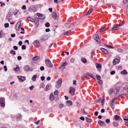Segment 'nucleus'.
<instances>
[{
    "label": "nucleus",
    "instance_id": "nucleus-55",
    "mask_svg": "<svg viewBox=\"0 0 128 128\" xmlns=\"http://www.w3.org/2000/svg\"><path fill=\"white\" fill-rule=\"evenodd\" d=\"M98 83L100 84H102V80H100L98 81Z\"/></svg>",
    "mask_w": 128,
    "mask_h": 128
},
{
    "label": "nucleus",
    "instance_id": "nucleus-37",
    "mask_svg": "<svg viewBox=\"0 0 128 128\" xmlns=\"http://www.w3.org/2000/svg\"><path fill=\"white\" fill-rule=\"evenodd\" d=\"M49 89V85H47L45 88V90L46 91H48Z\"/></svg>",
    "mask_w": 128,
    "mask_h": 128
},
{
    "label": "nucleus",
    "instance_id": "nucleus-18",
    "mask_svg": "<svg viewBox=\"0 0 128 128\" xmlns=\"http://www.w3.org/2000/svg\"><path fill=\"white\" fill-rule=\"evenodd\" d=\"M40 57L38 56H35L32 58V60H37L39 59Z\"/></svg>",
    "mask_w": 128,
    "mask_h": 128
},
{
    "label": "nucleus",
    "instance_id": "nucleus-13",
    "mask_svg": "<svg viewBox=\"0 0 128 128\" xmlns=\"http://www.w3.org/2000/svg\"><path fill=\"white\" fill-rule=\"evenodd\" d=\"M100 50L104 52L106 54H108V50L106 49H105L103 48H101L100 49Z\"/></svg>",
    "mask_w": 128,
    "mask_h": 128
},
{
    "label": "nucleus",
    "instance_id": "nucleus-23",
    "mask_svg": "<svg viewBox=\"0 0 128 128\" xmlns=\"http://www.w3.org/2000/svg\"><path fill=\"white\" fill-rule=\"evenodd\" d=\"M71 32V30H69L67 32H65L64 33V35H68L70 34Z\"/></svg>",
    "mask_w": 128,
    "mask_h": 128
},
{
    "label": "nucleus",
    "instance_id": "nucleus-61",
    "mask_svg": "<svg viewBox=\"0 0 128 128\" xmlns=\"http://www.w3.org/2000/svg\"><path fill=\"white\" fill-rule=\"evenodd\" d=\"M13 48L14 50H17L18 49V47L16 46H14Z\"/></svg>",
    "mask_w": 128,
    "mask_h": 128
},
{
    "label": "nucleus",
    "instance_id": "nucleus-20",
    "mask_svg": "<svg viewBox=\"0 0 128 128\" xmlns=\"http://www.w3.org/2000/svg\"><path fill=\"white\" fill-rule=\"evenodd\" d=\"M118 25H117L115 27L113 28H112L111 30H120V28L118 27Z\"/></svg>",
    "mask_w": 128,
    "mask_h": 128
},
{
    "label": "nucleus",
    "instance_id": "nucleus-12",
    "mask_svg": "<svg viewBox=\"0 0 128 128\" xmlns=\"http://www.w3.org/2000/svg\"><path fill=\"white\" fill-rule=\"evenodd\" d=\"M29 10L31 12L32 11H36V8L34 6H31L29 8Z\"/></svg>",
    "mask_w": 128,
    "mask_h": 128
},
{
    "label": "nucleus",
    "instance_id": "nucleus-34",
    "mask_svg": "<svg viewBox=\"0 0 128 128\" xmlns=\"http://www.w3.org/2000/svg\"><path fill=\"white\" fill-rule=\"evenodd\" d=\"M85 119L86 121L88 122H90L91 121V118H89L87 117H86L85 118Z\"/></svg>",
    "mask_w": 128,
    "mask_h": 128
},
{
    "label": "nucleus",
    "instance_id": "nucleus-59",
    "mask_svg": "<svg viewBox=\"0 0 128 128\" xmlns=\"http://www.w3.org/2000/svg\"><path fill=\"white\" fill-rule=\"evenodd\" d=\"M40 70L42 71L44 70V67L42 66L40 67Z\"/></svg>",
    "mask_w": 128,
    "mask_h": 128
},
{
    "label": "nucleus",
    "instance_id": "nucleus-2",
    "mask_svg": "<svg viewBox=\"0 0 128 128\" xmlns=\"http://www.w3.org/2000/svg\"><path fill=\"white\" fill-rule=\"evenodd\" d=\"M45 62L46 65L48 67L52 68L53 67V64L48 59H46V60Z\"/></svg>",
    "mask_w": 128,
    "mask_h": 128
},
{
    "label": "nucleus",
    "instance_id": "nucleus-11",
    "mask_svg": "<svg viewBox=\"0 0 128 128\" xmlns=\"http://www.w3.org/2000/svg\"><path fill=\"white\" fill-rule=\"evenodd\" d=\"M18 78L19 80L21 82H23L25 80V77L22 76H18Z\"/></svg>",
    "mask_w": 128,
    "mask_h": 128
},
{
    "label": "nucleus",
    "instance_id": "nucleus-44",
    "mask_svg": "<svg viewBox=\"0 0 128 128\" xmlns=\"http://www.w3.org/2000/svg\"><path fill=\"white\" fill-rule=\"evenodd\" d=\"M50 25V24L49 22H47L46 23L45 26L47 27H48Z\"/></svg>",
    "mask_w": 128,
    "mask_h": 128
},
{
    "label": "nucleus",
    "instance_id": "nucleus-58",
    "mask_svg": "<svg viewBox=\"0 0 128 128\" xmlns=\"http://www.w3.org/2000/svg\"><path fill=\"white\" fill-rule=\"evenodd\" d=\"M45 79V77L44 76H42L41 77V79L42 81H43Z\"/></svg>",
    "mask_w": 128,
    "mask_h": 128
},
{
    "label": "nucleus",
    "instance_id": "nucleus-8",
    "mask_svg": "<svg viewBox=\"0 0 128 128\" xmlns=\"http://www.w3.org/2000/svg\"><path fill=\"white\" fill-rule=\"evenodd\" d=\"M120 60L117 58L114 59L113 61V64L114 65H115L118 64L120 62Z\"/></svg>",
    "mask_w": 128,
    "mask_h": 128
},
{
    "label": "nucleus",
    "instance_id": "nucleus-41",
    "mask_svg": "<svg viewBox=\"0 0 128 128\" xmlns=\"http://www.w3.org/2000/svg\"><path fill=\"white\" fill-rule=\"evenodd\" d=\"M124 22H122L118 24V26H121L123 25L124 24Z\"/></svg>",
    "mask_w": 128,
    "mask_h": 128
},
{
    "label": "nucleus",
    "instance_id": "nucleus-28",
    "mask_svg": "<svg viewBox=\"0 0 128 128\" xmlns=\"http://www.w3.org/2000/svg\"><path fill=\"white\" fill-rule=\"evenodd\" d=\"M86 74V75H88V76H90L91 78H92L93 79H94V80H95V78H94V77L90 74V73H87Z\"/></svg>",
    "mask_w": 128,
    "mask_h": 128
},
{
    "label": "nucleus",
    "instance_id": "nucleus-36",
    "mask_svg": "<svg viewBox=\"0 0 128 128\" xmlns=\"http://www.w3.org/2000/svg\"><path fill=\"white\" fill-rule=\"evenodd\" d=\"M120 118V117L117 115H115L114 116V118L115 120H118Z\"/></svg>",
    "mask_w": 128,
    "mask_h": 128
},
{
    "label": "nucleus",
    "instance_id": "nucleus-52",
    "mask_svg": "<svg viewBox=\"0 0 128 128\" xmlns=\"http://www.w3.org/2000/svg\"><path fill=\"white\" fill-rule=\"evenodd\" d=\"M22 49L23 50H25L26 49V46L25 45H23L22 47Z\"/></svg>",
    "mask_w": 128,
    "mask_h": 128
},
{
    "label": "nucleus",
    "instance_id": "nucleus-42",
    "mask_svg": "<svg viewBox=\"0 0 128 128\" xmlns=\"http://www.w3.org/2000/svg\"><path fill=\"white\" fill-rule=\"evenodd\" d=\"M10 53L13 54L14 55H15L16 54L14 50H11Z\"/></svg>",
    "mask_w": 128,
    "mask_h": 128
},
{
    "label": "nucleus",
    "instance_id": "nucleus-27",
    "mask_svg": "<svg viewBox=\"0 0 128 128\" xmlns=\"http://www.w3.org/2000/svg\"><path fill=\"white\" fill-rule=\"evenodd\" d=\"M37 77V75H34L32 78V80L34 81H36V78Z\"/></svg>",
    "mask_w": 128,
    "mask_h": 128
},
{
    "label": "nucleus",
    "instance_id": "nucleus-46",
    "mask_svg": "<svg viewBox=\"0 0 128 128\" xmlns=\"http://www.w3.org/2000/svg\"><path fill=\"white\" fill-rule=\"evenodd\" d=\"M21 30H22V31H23V32H20V33L21 34H24V28H23L22 27V28H21Z\"/></svg>",
    "mask_w": 128,
    "mask_h": 128
},
{
    "label": "nucleus",
    "instance_id": "nucleus-15",
    "mask_svg": "<svg viewBox=\"0 0 128 128\" xmlns=\"http://www.w3.org/2000/svg\"><path fill=\"white\" fill-rule=\"evenodd\" d=\"M96 68H99V69H101L102 67V65L101 64L96 63Z\"/></svg>",
    "mask_w": 128,
    "mask_h": 128
},
{
    "label": "nucleus",
    "instance_id": "nucleus-51",
    "mask_svg": "<svg viewBox=\"0 0 128 128\" xmlns=\"http://www.w3.org/2000/svg\"><path fill=\"white\" fill-rule=\"evenodd\" d=\"M96 78L98 80H100V76L98 75H96Z\"/></svg>",
    "mask_w": 128,
    "mask_h": 128
},
{
    "label": "nucleus",
    "instance_id": "nucleus-14",
    "mask_svg": "<svg viewBox=\"0 0 128 128\" xmlns=\"http://www.w3.org/2000/svg\"><path fill=\"white\" fill-rule=\"evenodd\" d=\"M50 99L51 101H52L54 100V96L53 93H51L50 95Z\"/></svg>",
    "mask_w": 128,
    "mask_h": 128
},
{
    "label": "nucleus",
    "instance_id": "nucleus-30",
    "mask_svg": "<svg viewBox=\"0 0 128 128\" xmlns=\"http://www.w3.org/2000/svg\"><path fill=\"white\" fill-rule=\"evenodd\" d=\"M81 61L84 63H86L87 62L86 59L84 58H82L81 59Z\"/></svg>",
    "mask_w": 128,
    "mask_h": 128
},
{
    "label": "nucleus",
    "instance_id": "nucleus-60",
    "mask_svg": "<svg viewBox=\"0 0 128 128\" xmlns=\"http://www.w3.org/2000/svg\"><path fill=\"white\" fill-rule=\"evenodd\" d=\"M4 71H6L7 70V67L6 66H4Z\"/></svg>",
    "mask_w": 128,
    "mask_h": 128
},
{
    "label": "nucleus",
    "instance_id": "nucleus-1",
    "mask_svg": "<svg viewBox=\"0 0 128 128\" xmlns=\"http://www.w3.org/2000/svg\"><path fill=\"white\" fill-rule=\"evenodd\" d=\"M5 99L4 98L0 97V106L4 108L5 106Z\"/></svg>",
    "mask_w": 128,
    "mask_h": 128
},
{
    "label": "nucleus",
    "instance_id": "nucleus-45",
    "mask_svg": "<svg viewBox=\"0 0 128 128\" xmlns=\"http://www.w3.org/2000/svg\"><path fill=\"white\" fill-rule=\"evenodd\" d=\"M58 92L57 90H56L54 92V94L55 95H58Z\"/></svg>",
    "mask_w": 128,
    "mask_h": 128
},
{
    "label": "nucleus",
    "instance_id": "nucleus-7",
    "mask_svg": "<svg viewBox=\"0 0 128 128\" xmlns=\"http://www.w3.org/2000/svg\"><path fill=\"white\" fill-rule=\"evenodd\" d=\"M74 23L73 22L72 24H69L68 23H66L65 24V26L67 28H69L70 27H72L74 25Z\"/></svg>",
    "mask_w": 128,
    "mask_h": 128
},
{
    "label": "nucleus",
    "instance_id": "nucleus-10",
    "mask_svg": "<svg viewBox=\"0 0 128 128\" xmlns=\"http://www.w3.org/2000/svg\"><path fill=\"white\" fill-rule=\"evenodd\" d=\"M112 92H114V93L115 94H116L118 93L119 92V90L116 88H115L113 89L112 90Z\"/></svg>",
    "mask_w": 128,
    "mask_h": 128
},
{
    "label": "nucleus",
    "instance_id": "nucleus-35",
    "mask_svg": "<svg viewBox=\"0 0 128 128\" xmlns=\"http://www.w3.org/2000/svg\"><path fill=\"white\" fill-rule=\"evenodd\" d=\"M118 51L120 53H123L124 52V51L123 49L119 48L118 49Z\"/></svg>",
    "mask_w": 128,
    "mask_h": 128
},
{
    "label": "nucleus",
    "instance_id": "nucleus-26",
    "mask_svg": "<svg viewBox=\"0 0 128 128\" xmlns=\"http://www.w3.org/2000/svg\"><path fill=\"white\" fill-rule=\"evenodd\" d=\"M52 16L54 20H56L57 16L56 13L55 12L54 13L52 14Z\"/></svg>",
    "mask_w": 128,
    "mask_h": 128
},
{
    "label": "nucleus",
    "instance_id": "nucleus-16",
    "mask_svg": "<svg viewBox=\"0 0 128 128\" xmlns=\"http://www.w3.org/2000/svg\"><path fill=\"white\" fill-rule=\"evenodd\" d=\"M66 104L68 106H70L72 105V103L71 101L68 100L66 101Z\"/></svg>",
    "mask_w": 128,
    "mask_h": 128
},
{
    "label": "nucleus",
    "instance_id": "nucleus-62",
    "mask_svg": "<svg viewBox=\"0 0 128 128\" xmlns=\"http://www.w3.org/2000/svg\"><path fill=\"white\" fill-rule=\"evenodd\" d=\"M76 81L75 80H74L73 81V84H74L76 85Z\"/></svg>",
    "mask_w": 128,
    "mask_h": 128
},
{
    "label": "nucleus",
    "instance_id": "nucleus-21",
    "mask_svg": "<svg viewBox=\"0 0 128 128\" xmlns=\"http://www.w3.org/2000/svg\"><path fill=\"white\" fill-rule=\"evenodd\" d=\"M24 69L25 71H27L30 70V68L29 66H26L24 67Z\"/></svg>",
    "mask_w": 128,
    "mask_h": 128
},
{
    "label": "nucleus",
    "instance_id": "nucleus-6",
    "mask_svg": "<svg viewBox=\"0 0 128 128\" xmlns=\"http://www.w3.org/2000/svg\"><path fill=\"white\" fill-rule=\"evenodd\" d=\"M94 37L95 40L99 44L100 43V40L98 35H95Z\"/></svg>",
    "mask_w": 128,
    "mask_h": 128
},
{
    "label": "nucleus",
    "instance_id": "nucleus-38",
    "mask_svg": "<svg viewBox=\"0 0 128 128\" xmlns=\"http://www.w3.org/2000/svg\"><path fill=\"white\" fill-rule=\"evenodd\" d=\"M22 22V20H20L18 22L16 26H20L21 23Z\"/></svg>",
    "mask_w": 128,
    "mask_h": 128
},
{
    "label": "nucleus",
    "instance_id": "nucleus-25",
    "mask_svg": "<svg viewBox=\"0 0 128 128\" xmlns=\"http://www.w3.org/2000/svg\"><path fill=\"white\" fill-rule=\"evenodd\" d=\"M67 63L66 62H63L62 64L61 65V67H60V68H61L62 66H66L67 64Z\"/></svg>",
    "mask_w": 128,
    "mask_h": 128
},
{
    "label": "nucleus",
    "instance_id": "nucleus-19",
    "mask_svg": "<svg viewBox=\"0 0 128 128\" xmlns=\"http://www.w3.org/2000/svg\"><path fill=\"white\" fill-rule=\"evenodd\" d=\"M108 27L107 28H102L100 30V32H102L106 30H108Z\"/></svg>",
    "mask_w": 128,
    "mask_h": 128
},
{
    "label": "nucleus",
    "instance_id": "nucleus-54",
    "mask_svg": "<svg viewBox=\"0 0 128 128\" xmlns=\"http://www.w3.org/2000/svg\"><path fill=\"white\" fill-rule=\"evenodd\" d=\"M74 62V59L73 58H72L70 60V62L72 63H73Z\"/></svg>",
    "mask_w": 128,
    "mask_h": 128
},
{
    "label": "nucleus",
    "instance_id": "nucleus-33",
    "mask_svg": "<svg viewBox=\"0 0 128 128\" xmlns=\"http://www.w3.org/2000/svg\"><path fill=\"white\" fill-rule=\"evenodd\" d=\"M40 44V43L38 40H36L34 41L33 42V44L34 46H35L36 44Z\"/></svg>",
    "mask_w": 128,
    "mask_h": 128
},
{
    "label": "nucleus",
    "instance_id": "nucleus-39",
    "mask_svg": "<svg viewBox=\"0 0 128 128\" xmlns=\"http://www.w3.org/2000/svg\"><path fill=\"white\" fill-rule=\"evenodd\" d=\"M105 46L107 47L108 48H110L112 49V48H114L113 46H109L108 45L106 44Z\"/></svg>",
    "mask_w": 128,
    "mask_h": 128
},
{
    "label": "nucleus",
    "instance_id": "nucleus-57",
    "mask_svg": "<svg viewBox=\"0 0 128 128\" xmlns=\"http://www.w3.org/2000/svg\"><path fill=\"white\" fill-rule=\"evenodd\" d=\"M18 45L20 46H21L22 44V41H20L18 42Z\"/></svg>",
    "mask_w": 128,
    "mask_h": 128
},
{
    "label": "nucleus",
    "instance_id": "nucleus-48",
    "mask_svg": "<svg viewBox=\"0 0 128 128\" xmlns=\"http://www.w3.org/2000/svg\"><path fill=\"white\" fill-rule=\"evenodd\" d=\"M20 26H16V29L17 30H19L20 29Z\"/></svg>",
    "mask_w": 128,
    "mask_h": 128
},
{
    "label": "nucleus",
    "instance_id": "nucleus-5",
    "mask_svg": "<svg viewBox=\"0 0 128 128\" xmlns=\"http://www.w3.org/2000/svg\"><path fill=\"white\" fill-rule=\"evenodd\" d=\"M75 88L72 87H71L70 88V94L72 95H74V94Z\"/></svg>",
    "mask_w": 128,
    "mask_h": 128
},
{
    "label": "nucleus",
    "instance_id": "nucleus-24",
    "mask_svg": "<svg viewBox=\"0 0 128 128\" xmlns=\"http://www.w3.org/2000/svg\"><path fill=\"white\" fill-rule=\"evenodd\" d=\"M120 73L122 74H124V75L128 73L126 70H124L123 71L120 72Z\"/></svg>",
    "mask_w": 128,
    "mask_h": 128
},
{
    "label": "nucleus",
    "instance_id": "nucleus-22",
    "mask_svg": "<svg viewBox=\"0 0 128 128\" xmlns=\"http://www.w3.org/2000/svg\"><path fill=\"white\" fill-rule=\"evenodd\" d=\"M22 117V115L20 114H18L16 116V118L18 120H20Z\"/></svg>",
    "mask_w": 128,
    "mask_h": 128
},
{
    "label": "nucleus",
    "instance_id": "nucleus-31",
    "mask_svg": "<svg viewBox=\"0 0 128 128\" xmlns=\"http://www.w3.org/2000/svg\"><path fill=\"white\" fill-rule=\"evenodd\" d=\"M98 123L100 126H102L104 124V122L100 120L98 121Z\"/></svg>",
    "mask_w": 128,
    "mask_h": 128
},
{
    "label": "nucleus",
    "instance_id": "nucleus-43",
    "mask_svg": "<svg viewBox=\"0 0 128 128\" xmlns=\"http://www.w3.org/2000/svg\"><path fill=\"white\" fill-rule=\"evenodd\" d=\"M113 126H117L118 125V123L115 122H113L112 123Z\"/></svg>",
    "mask_w": 128,
    "mask_h": 128
},
{
    "label": "nucleus",
    "instance_id": "nucleus-56",
    "mask_svg": "<svg viewBox=\"0 0 128 128\" xmlns=\"http://www.w3.org/2000/svg\"><path fill=\"white\" fill-rule=\"evenodd\" d=\"M115 72L114 71H111L110 72V74L112 75H113L115 74Z\"/></svg>",
    "mask_w": 128,
    "mask_h": 128
},
{
    "label": "nucleus",
    "instance_id": "nucleus-32",
    "mask_svg": "<svg viewBox=\"0 0 128 128\" xmlns=\"http://www.w3.org/2000/svg\"><path fill=\"white\" fill-rule=\"evenodd\" d=\"M93 9L91 8L90 10L86 14V15H88L93 10Z\"/></svg>",
    "mask_w": 128,
    "mask_h": 128
},
{
    "label": "nucleus",
    "instance_id": "nucleus-47",
    "mask_svg": "<svg viewBox=\"0 0 128 128\" xmlns=\"http://www.w3.org/2000/svg\"><path fill=\"white\" fill-rule=\"evenodd\" d=\"M9 26V24L8 23H5L4 25V26L6 28L8 27Z\"/></svg>",
    "mask_w": 128,
    "mask_h": 128
},
{
    "label": "nucleus",
    "instance_id": "nucleus-29",
    "mask_svg": "<svg viewBox=\"0 0 128 128\" xmlns=\"http://www.w3.org/2000/svg\"><path fill=\"white\" fill-rule=\"evenodd\" d=\"M4 36V34L2 30L0 31V38Z\"/></svg>",
    "mask_w": 128,
    "mask_h": 128
},
{
    "label": "nucleus",
    "instance_id": "nucleus-40",
    "mask_svg": "<svg viewBox=\"0 0 128 128\" xmlns=\"http://www.w3.org/2000/svg\"><path fill=\"white\" fill-rule=\"evenodd\" d=\"M28 19L32 22H34V19L33 18H28Z\"/></svg>",
    "mask_w": 128,
    "mask_h": 128
},
{
    "label": "nucleus",
    "instance_id": "nucleus-63",
    "mask_svg": "<svg viewBox=\"0 0 128 128\" xmlns=\"http://www.w3.org/2000/svg\"><path fill=\"white\" fill-rule=\"evenodd\" d=\"M101 102L102 103V105L104 103V99H102L101 100Z\"/></svg>",
    "mask_w": 128,
    "mask_h": 128
},
{
    "label": "nucleus",
    "instance_id": "nucleus-49",
    "mask_svg": "<svg viewBox=\"0 0 128 128\" xmlns=\"http://www.w3.org/2000/svg\"><path fill=\"white\" fill-rule=\"evenodd\" d=\"M19 68L18 66H17L16 68H15L14 70L16 71H18L19 70Z\"/></svg>",
    "mask_w": 128,
    "mask_h": 128
},
{
    "label": "nucleus",
    "instance_id": "nucleus-50",
    "mask_svg": "<svg viewBox=\"0 0 128 128\" xmlns=\"http://www.w3.org/2000/svg\"><path fill=\"white\" fill-rule=\"evenodd\" d=\"M59 108H62L64 107V105L60 103L59 104Z\"/></svg>",
    "mask_w": 128,
    "mask_h": 128
},
{
    "label": "nucleus",
    "instance_id": "nucleus-17",
    "mask_svg": "<svg viewBox=\"0 0 128 128\" xmlns=\"http://www.w3.org/2000/svg\"><path fill=\"white\" fill-rule=\"evenodd\" d=\"M39 19L37 17L34 18V22H35L36 24H38Z\"/></svg>",
    "mask_w": 128,
    "mask_h": 128
},
{
    "label": "nucleus",
    "instance_id": "nucleus-4",
    "mask_svg": "<svg viewBox=\"0 0 128 128\" xmlns=\"http://www.w3.org/2000/svg\"><path fill=\"white\" fill-rule=\"evenodd\" d=\"M62 79L60 78L56 82V86L57 88H59L60 87L62 84Z\"/></svg>",
    "mask_w": 128,
    "mask_h": 128
},
{
    "label": "nucleus",
    "instance_id": "nucleus-64",
    "mask_svg": "<svg viewBox=\"0 0 128 128\" xmlns=\"http://www.w3.org/2000/svg\"><path fill=\"white\" fill-rule=\"evenodd\" d=\"M18 59L19 60H20L22 59V57L20 56H18L17 57Z\"/></svg>",
    "mask_w": 128,
    "mask_h": 128
},
{
    "label": "nucleus",
    "instance_id": "nucleus-9",
    "mask_svg": "<svg viewBox=\"0 0 128 128\" xmlns=\"http://www.w3.org/2000/svg\"><path fill=\"white\" fill-rule=\"evenodd\" d=\"M36 15L38 16L39 18L40 19H44V16L43 14L39 13H37Z\"/></svg>",
    "mask_w": 128,
    "mask_h": 128
},
{
    "label": "nucleus",
    "instance_id": "nucleus-3",
    "mask_svg": "<svg viewBox=\"0 0 128 128\" xmlns=\"http://www.w3.org/2000/svg\"><path fill=\"white\" fill-rule=\"evenodd\" d=\"M117 100V98H114L112 99L110 103V106L112 109H114V104L116 100Z\"/></svg>",
    "mask_w": 128,
    "mask_h": 128
},
{
    "label": "nucleus",
    "instance_id": "nucleus-53",
    "mask_svg": "<svg viewBox=\"0 0 128 128\" xmlns=\"http://www.w3.org/2000/svg\"><path fill=\"white\" fill-rule=\"evenodd\" d=\"M26 6L24 5L22 8V9L23 10H25L26 9Z\"/></svg>",
    "mask_w": 128,
    "mask_h": 128
}]
</instances>
